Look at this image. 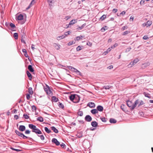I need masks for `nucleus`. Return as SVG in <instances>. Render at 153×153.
<instances>
[{
  "label": "nucleus",
  "mask_w": 153,
  "mask_h": 153,
  "mask_svg": "<svg viewBox=\"0 0 153 153\" xmlns=\"http://www.w3.org/2000/svg\"><path fill=\"white\" fill-rule=\"evenodd\" d=\"M37 136L38 137H40V139L42 140H45V138L44 136V135H37Z\"/></svg>",
  "instance_id": "nucleus-48"
},
{
  "label": "nucleus",
  "mask_w": 153,
  "mask_h": 153,
  "mask_svg": "<svg viewBox=\"0 0 153 153\" xmlns=\"http://www.w3.org/2000/svg\"><path fill=\"white\" fill-rule=\"evenodd\" d=\"M13 37L16 39H17L18 38V35L17 33H13Z\"/></svg>",
  "instance_id": "nucleus-41"
},
{
  "label": "nucleus",
  "mask_w": 153,
  "mask_h": 153,
  "mask_svg": "<svg viewBox=\"0 0 153 153\" xmlns=\"http://www.w3.org/2000/svg\"><path fill=\"white\" fill-rule=\"evenodd\" d=\"M65 35H64H64H62L61 36H60L57 37V40H60L62 39H63L65 38Z\"/></svg>",
  "instance_id": "nucleus-33"
},
{
  "label": "nucleus",
  "mask_w": 153,
  "mask_h": 153,
  "mask_svg": "<svg viewBox=\"0 0 153 153\" xmlns=\"http://www.w3.org/2000/svg\"><path fill=\"white\" fill-rule=\"evenodd\" d=\"M98 111L102 112L103 111L104 108L101 105H98L96 108Z\"/></svg>",
  "instance_id": "nucleus-10"
},
{
  "label": "nucleus",
  "mask_w": 153,
  "mask_h": 153,
  "mask_svg": "<svg viewBox=\"0 0 153 153\" xmlns=\"http://www.w3.org/2000/svg\"><path fill=\"white\" fill-rule=\"evenodd\" d=\"M91 112L94 115L98 113V111L96 108L91 110Z\"/></svg>",
  "instance_id": "nucleus-23"
},
{
  "label": "nucleus",
  "mask_w": 153,
  "mask_h": 153,
  "mask_svg": "<svg viewBox=\"0 0 153 153\" xmlns=\"http://www.w3.org/2000/svg\"><path fill=\"white\" fill-rule=\"evenodd\" d=\"M92 117L89 115H86L85 117V120L87 122H90L92 120Z\"/></svg>",
  "instance_id": "nucleus-5"
},
{
  "label": "nucleus",
  "mask_w": 153,
  "mask_h": 153,
  "mask_svg": "<svg viewBox=\"0 0 153 153\" xmlns=\"http://www.w3.org/2000/svg\"><path fill=\"white\" fill-rule=\"evenodd\" d=\"M134 65V63H133V61H131L130 62V64L128 65V66L129 67H132Z\"/></svg>",
  "instance_id": "nucleus-56"
},
{
  "label": "nucleus",
  "mask_w": 153,
  "mask_h": 153,
  "mask_svg": "<svg viewBox=\"0 0 153 153\" xmlns=\"http://www.w3.org/2000/svg\"><path fill=\"white\" fill-rule=\"evenodd\" d=\"M117 122V120L114 118H111L109 119V122L111 123L115 124Z\"/></svg>",
  "instance_id": "nucleus-24"
},
{
  "label": "nucleus",
  "mask_w": 153,
  "mask_h": 153,
  "mask_svg": "<svg viewBox=\"0 0 153 153\" xmlns=\"http://www.w3.org/2000/svg\"><path fill=\"white\" fill-rule=\"evenodd\" d=\"M28 127L29 128L32 129V131L33 132L36 127V126L33 124H29L28 125Z\"/></svg>",
  "instance_id": "nucleus-13"
},
{
  "label": "nucleus",
  "mask_w": 153,
  "mask_h": 153,
  "mask_svg": "<svg viewBox=\"0 0 153 153\" xmlns=\"http://www.w3.org/2000/svg\"><path fill=\"white\" fill-rule=\"evenodd\" d=\"M46 87H45L44 88V90L45 92H47L48 90V89H49L50 88V87L47 84H46Z\"/></svg>",
  "instance_id": "nucleus-44"
},
{
  "label": "nucleus",
  "mask_w": 153,
  "mask_h": 153,
  "mask_svg": "<svg viewBox=\"0 0 153 153\" xmlns=\"http://www.w3.org/2000/svg\"><path fill=\"white\" fill-rule=\"evenodd\" d=\"M78 115L80 116H82L83 115V112L82 111H80V109H79L77 112Z\"/></svg>",
  "instance_id": "nucleus-39"
},
{
  "label": "nucleus",
  "mask_w": 153,
  "mask_h": 153,
  "mask_svg": "<svg viewBox=\"0 0 153 153\" xmlns=\"http://www.w3.org/2000/svg\"><path fill=\"white\" fill-rule=\"evenodd\" d=\"M52 101L55 102H57L59 101V99L58 98L56 97V96H52Z\"/></svg>",
  "instance_id": "nucleus-18"
},
{
  "label": "nucleus",
  "mask_w": 153,
  "mask_h": 153,
  "mask_svg": "<svg viewBox=\"0 0 153 153\" xmlns=\"http://www.w3.org/2000/svg\"><path fill=\"white\" fill-rule=\"evenodd\" d=\"M139 115L141 117H144V113L142 111H139Z\"/></svg>",
  "instance_id": "nucleus-63"
},
{
  "label": "nucleus",
  "mask_w": 153,
  "mask_h": 153,
  "mask_svg": "<svg viewBox=\"0 0 153 153\" xmlns=\"http://www.w3.org/2000/svg\"><path fill=\"white\" fill-rule=\"evenodd\" d=\"M118 45L117 43H115L113 46H112L110 48H111V49H114Z\"/></svg>",
  "instance_id": "nucleus-52"
},
{
  "label": "nucleus",
  "mask_w": 153,
  "mask_h": 153,
  "mask_svg": "<svg viewBox=\"0 0 153 153\" xmlns=\"http://www.w3.org/2000/svg\"><path fill=\"white\" fill-rule=\"evenodd\" d=\"M36 120L41 122H43L44 121L43 118L41 116L37 118H36Z\"/></svg>",
  "instance_id": "nucleus-29"
},
{
  "label": "nucleus",
  "mask_w": 153,
  "mask_h": 153,
  "mask_svg": "<svg viewBox=\"0 0 153 153\" xmlns=\"http://www.w3.org/2000/svg\"><path fill=\"white\" fill-rule=\"evenodd\" d=\"M83 47L82 46H80L79 45L76 48V51H79L80 50H81L82 49V48Z\"/></svg>",
  "instance_id": "nucleus-43"
},
{
  "label": "nucleus",
  "mask_w": 153,
  "mask_h": 153,
  "mask_svg": "<svg viewBox=\"0 0 153 153\" xmlns=\"http://www.w3.org/2000/svg\"><path fill=\"white\" fill-rule=\"evenodd\" d=\"M26 74L29 79L30 80H31L32 79V76L31 74L29 71H26Z\"/></svg>",
  "instance_id": "nucleus-14"
},
{
  "label": "nucleus",
  "mask_w": 153,
  "mask_h": 153,
  "mask_svg": "<svg viewBox=\"0 0 153 153\" xmlns=\"http://www.w3.org/2000/svg\"><path fill=\"white\" fill-rule=\"evenodd\" d=\"M87 106L92 108H94L95 106V104L92 102H89L87 105Z\"/></svg>",
  "instance_id": "nucleus-8"
},
{
  "label": "nucleus",
  "mask_w": 153,
  "mask_h": 153,
  "mask_svg": "<svg viewBox=\"0 0 153 153\" xmlns=\"http://www.w3.org/2000/svg\"><path fill=\"white\" fill-rule=\"evenodd\" d=\"M16 20H22L24 19V16L22 14H20L18 16L17 18L16 17Z\"/></svg>",
  "instance_id": "nucleus-7"
},
{
  "label": "nucleus",
  "mask_w": 153,
  "mask_h": 153,
  "mask_svg": "<svg viewBox=\"0 0 153 153\" xmlns=\"http://www.w3.org/2000/svg\"><path fill=\"white\" fill-rule=\"evenodd\" d=\"M108 29V27L106 26H105L104 27H102L101 28V31L102 32H104V31H105V30H107Z\"/></svg>",
  "instance_id": "nucleus-34"
},
{
  "label": "nucleus",
  "mask_w": 153,
  "mask_h": 153,
  "mask_svg": "<svg viewBox=\"0 0 153 153\" xmlns=\"http://www.w3.org/2000/svg\"><path fill=\"white\" fill-rule=\"evenodd\" d=\"M51 142L55 144L56 146H59L60 145L59 142L56 138H52Z\"/></svg>",
  "instance_id": "nucleus-4"
},
{
  "label": "nucleus",
  "mask_w": 153,
  "mask_h": 153,
  "mask_svg": "<svg viewBox=\"0 0 153 153\" xmlns=\"http://www.w3.org/2000/svg\"><path fill=\"white\" fill-rule=\"evenodd\" d=\"M58 105L60 108H61L62 109H63L64 108V105L62 104V103L60 102H59L58 103Z\"/></svg>",
  "instance_id": "nucleus-32"
},
{
  "label": "nucleus",
  "mask_w": 153,
  "mask_h": 153,
  "mask_svg": "<svg viewBox=\"0 0 153 153\" xmlns=\"http://www.w3.org/2000/svg\"><path fill=\"white\" fill-rule=\"evenodd\" d=\"M139 61V60L138 59H134L133 61V62L134 63V64H135L136 63H137Z\"/></svg>",
  "instance_id": "nucleus-61"
},
{
  "label": "nucleus",
  "mask_w": 153,
  "mask_h": 153,
  "mask_svg": "<svg viewBox=\"0 0 153 153\" xmlns=\"http://www.w3.org/2000/svg\"><path fill=\"white\" fill-rule=\"evenodd\" d=\"M86 45L89 46L91 47L92 45V43L89 41H87L86 43Z\"/></svg>",
  "instance_id": "nucleus-59"
},
{
  "label": "nucleus",
  "mask_w": 153,
  "mask_h": 153,
  "mask_svg": "<svg viewBox=\"0 0 153 153\" xmlns=\"http://www.w3.org/2000/svg\"><path fill=\"white\" fill-rule=\"evenodd\" d=\"M51 128L56 133H58L59 132L58 130L54 126H51Z\"/></svg>",
  "instance_id": "nucleus-16"
},
{
  "label": "nucleus",
  "mask_w": 153,
  "mask_h": 153,
  "mask_svg": "<svg viewBox=\"0 0 153 153\" xmlns=\"http://www.w3.org/2000/svg\"><path fill=\"white\" fill-rule=\"evenodd\" d=\"M33 132L35 133L38 135L42 134L41 131L39 129L37 128L36 127L35 128V130H33Z\"/></svg>",
  "instance_id": "nucleus-6"
},
{
  "label": "nucleus",
  "mask_w": 153,
  "mask_h": 153,
  "mask_svg": "<svg viewBox=\"0 0 153 153\" xmlns=\"http://www.w3.org/2000/svg\"><path fill=\"white\" fill-rule=\"evenodd\" d=\"M106 15L104 14L100 18L99 20L102 21L106 18Z\"/></svg>",
  "instance_id": "nucleus-37"
},
{
  "label": "nucleus",
  "mask_w": 153,
  "mask_h": 153,
  "mask_svg": "<svg viewBox=\"0 0 153 153\" xmlns=\"http://www.w3.org/2000/svg\"><path fill=\"white\" fill-rule=\"evenodd\" d=\"M111 48H109L106 51L104 52L105 54L106 55V54L108 53L109 52L111 51Z\"/></svg>",
  "instance_id": "nucleus-54"
},
{
  "label": "nucleus",
  "mask_w": 153,
  "mask_h": 153,
  "mask_svg": "<svg viewBox=\"0 0 153 153\" xmlns=\"http://www.w3.org/2000/svg\"><path fill=\"white\" fill-rule=\"evenodd\" d=\"M44 129L45 132L49 134L51 132V130L47 127H45Z\"/></svg>",
  "instance_id": "nucleus-28"
},
{
  "label": "nucleus",
  "mask_w": 153,
  "mask_h": 153,
  "mask_svg": "<svg viewBox=\"0 0 153 153\" xmlns=\"http://www.w3.org/2000/svg\"><path fill=\"white\" fill-rule=\"evenodd\" d=\"M125 106L124 104H122L120 106V108L124 111H126V109L125 108Z\"/></svg>",
  "instance_id": "nucleus-35"
},
{
  "label": "nucleus",
  "mask_w": 153,
  "mask_h": 153,
  "mask_svg": "<svg viewBox=\"0 0 153 153\" xmlns=\"http://www.w3.org/2000/svg\"><path fill=\"white\" fill-rule=\"evenodd\" d=\"M68 97L71 101L75 103L79 102L80 100V96L76 94H71Z\"/></svg>",
  "instance_id": "nucleus-1"
},
{
  "label": "nucleus",
  "mask_w": 153,
  "mask_h": 153,
  "mask_svg": "<svg viewBox=\"0 0 153 153\" xmlns=\"http://www.w3.org/2000/svg\"><path fill=\"white\" fill-rule=\"evenodd\" d=\"M22 52L24 53V55L25 57H29V56L27 53V50L25 49H22Z\"/></svg>",
  "instance_id": "nucleus-21"
},
{
  "label": "nucleus",
  "mask_w": 153,
  "mask_h": 153,
  "mask_svg": "<svg viewBox=\"0 0 153 153\" xmlns=\"http://www.w3.org/2000/svg\"><path fill=\"white\" fill-rule=\"evenodd\" d=\"M76 73V74L77 75H79L80 76H82V74L81 73L80 71H78V70L76 69H75L74 71V72Z\"/></svg>",
  "instance_id": "nucleus-17"
},
{
  "label": "nucleus",
  "mask_w": 153,
  "mask_h": 153,
  "mask_svg": "<svg viewBox=\"0 0 153 153\" xmlns=\"http://www.w3.org/2000/svg\"><path fill=\"white\" fill-rule=\"evenodd\" d=\"M26 127L24 125H20L19 128V130L21 132H23L25 130Z\"/></svg>",
  "instance_id": "nucleus-11"
},
{
  "label": "nucleus",
  "mask_w": 153,
  "mask_h": 153,
  "mask_svg": "<svg viewBox=\"0 0 153 153\" xmlns=\"http://www.w3.org/2000/svg\"><path fill=\"white\" fill-rule=\"evenodd\" d=\"M152 24V21L149 20L147 21L146 23L143 24V25L145 24V26H146V27H149Z\"/></svg>",
  "instance_id": "nucleus-15"
},
{
  "label": "nucleus",
  "mask_w": 153,
  "mask_h": 153,
  "mask_svg": "<svg viewBox=\"0 0 153 153\" xmlns=\"http://www.w3.org/2000/svg\"><path fill=\"white\" fill-rule=\"evenodd\" d=\"M138 103V99L136 100L134 103H133L130 100H127L126 101L127 105L130 108V110L131 111H133L134 109Z\"/></svg>",
  "instance_id": "nucleus-2"
},
{
  "label": "nucleus",
  "mask_w": 153,
  "mask_h": 153,
  "mask_svg": "<svg viewBox=\"0 0 153 153\" xmlns=\"http://www.w3.org/2000/svg\"><path fill=\"white\" fill-rule=\"evenodd\" d=\"M9 26L13 29H14L16 27V25L13 23L10 22L9 24Z\"/></svg>",
  "instance_id": "nucleus-38"
},
{
  "label": "nucleus",
  "mask_w": 153,
  "mask_h": 153,
  "mask_svg": "<svg viewBox=\"0 0 153 153\" xmlns=\"http://www.w3.org/2000/svg\"><path fill=\"white\" fill-rule=\"evenodd\" d=\"M80 39V37L79 36H77L75 38L74 40L75 41H78Z\"/></svg>",
  "instance_id": "nucleus-57"
},
{
  "label": "nucleus",
  "mask_w": 153,
  "mask_h": 153,
  "mask_svg": "<svg viewBox=\"0 0 153 153\" xmlns=\"http://www.w3.org/2000/svg\"><path fill=\"white\" fill-rule=\"evenodd\" d=\"M30 131L28 129L25 130V134H30Z\"/></svg>",
  "instance_id": "nucleus-62"
},
{
  "label": "nucleus",
  "mask_w": 153,
  "mask_h": 153,
  "mask_svg": "<svg viewBox=\"0 0 153 153\" xmlns=\"http://www.w3.org/2000/svg\"><path fill=\"white\" fill-rule=\"evenodd\" d=\"M31 107H32V111H33L34 110L35 111L37 109V108L35 105H33L31 106Z\"/></svg>",
  "instance_id": "nucleus-53"
},
{
  "label": "nucleus",
  "mask_w": 153,
  "mask_h": 153,
  "mask_svg": "<svg viewBox=\"0 0 153 153\" xmlns=\"http://www.w3.org/2000/svg\"><path fill=\"white\" fill-rule=\"evenodd\" d=\"M62 148L64 149H65L66 147V145L63 143H62L61 144H60L59 145Z\"/></svg>",
  "instance_id": "nucleus-49"
},
{
  "label": "nucleus",
  "mask_w": 153,
  "mask_h": 153,
  "mask_svg": "<svg viewBox=\"0 0 153 153\" xmlns=\"http://www.w3.org/2000/svg\"><path fill=\"white\" fill-rule=\"evenodd\" d=\"M23 117L26 119H28L29 118V116L26 114H24L23 115Z\"/></svg>",
  "instance_id": "nucleus-47"
},
{
  "label": "nucleus",
  "mask_w": 153,
  "mask_h": 153,
  "mask_svg": "<svg viewBox=\"0 0 153 153\" xmlns=\"http://www.w3.org/2000/svg\"><path fill=\"white\" fill-rule=\"evenodd\" d=\"M30 94H27L26 95V97L27 99V100H29V99L30 98Z\"/></svg>",
  "instance_id": "nucleus-58"
},
{
  "label": "nucleus",
  "mask_w": 153,
  "mask_h": 153,
  "mask_svg": "<svg viewBox=\"0 0 153 153\" xmlns=\"http://www.w3.org/2000/svg\"><path fill=\"white\" fill-rule=\"evenodd\" d=\"M91 125L93 127L96 128L98 126V123L96 121H94L91 122Z\"/></svg>",
  "instance_id": "nucleus-9"
},
{
  "label": "nucleus",
  "mask_w": 153,
  "mask_h": 153,
  "mask_svg": "<svg viewBox=\"0 0 153 153\" xmlns=\"http://www.w3.org/2000/svg\"><path fill=\"white\" fill-rule=\"evenodd\" d=\"M60 46V45L59 44L56 43L54 44V47L57 50H59V49Z\"/></svg>",
  "instance_id": "nucleus-25"
},
{
  "label": "nucleus",
  "mask_w": 153,
  "mask_h": 153,
  "mask_svg": "<svg viewBox=\"0 0 153 153\" xmlns=\"http://www.w3.org/2000/svg\"><path fill=\"white\" fill-rule=\"evenodd\" d=\"M28 92L29 94H33V92L32 90V87H30L29 88Z\"/></svg>",
  "instance_id": "nucleus-42"
},
{
  "label": "nucleus",
  "mask_w": 153,
  "mask_h": 153,
  "mask_svg": "<svg viewBox=\"0 0 153 153\" xmlns=\"http://www.w3.org/2000/svg\"><path fill=\"white\" fill-rule=\"evenodd\" d=\"M100 119L102 122L105 123L107 121V120L105 117H101Z\"/></svg>",
  "instance_id": "nucleus-45"
},
{
  "label": "nucleus",
  "mask_w": 153,
  "mask_h": 153,
  "mask_svg": "<svg viewBox=\"0 0 153 153\" xmlns=\"http://www.w3.org/2000/svg\"><path fill=\"white\" fill-rule=\"evenodd\" d=\"M10 149L12 150L15 151L17 152H21L22 151V150L15 149L12 147H10Z\"/></svg>",
  "instance_id": "nucleus-46"
},
{
  "label": "nucleus",
  "mask_w": 153,
  "mask_h": 153,
  "mask_svg": "<svg viewBox=\"0 0 153 153\" xmlns=\"http://www.w3.org/2000/svg\"><path fill=\"white\" fill-rule=\"evenodd\" d=\"M86 25V23H84V24H82L81 25V26H79L76 28V29L77 30H81L84 28V27Z\"/></svg>",
  "instance_id": "nucleus-30"
},
{
  "label": "nucleus",
  "mask_w": 153,
  "mask_h": 153,
  "mask_svg": "<svg viewBox=\"0 0 153 153\" xmlns=\"http://www.w3.org/2000/svg\"><path fill=\"white\" fill-rule=\"evenodd\" d=\"M76 136L78 138H80L83 136V132L82 131H80L78 132L77 134L76 135Z\"/></svg>",
  "instance_id": "nucleus-20"
},
{
  "label": "nucleus",
  "mask_w": 153,
  "mask_h": 153,
  "mask_svg": "<svg viewBox=\"0 0 153 153\" xmlns=\"http://www.w3.org/2000/svg\"><path fill=\"white\" fill-rule=\"evenodd\" d=\"M71 32L69 31H68L64 33V35L66 37V36L70 34Z\"/></svg>",
  "instance_id": "nucleus-60"
},
{
  "label": "nucleus",
  "mask_w": 153,
  "mask_h": 153,
  "mask_svg": "<svg viewBox=\"0 0 153 153\" xmlns=\"http://www.w3.org/2000/svg\"><path fill=\"white\" fill-rule=\"evenodd\" d=\"M130 32L128 31H125L123 32L122 33V35L123 36H125L126 34L129 33Z\"/></svg>",
  "instance_id": "nucleus-51"
},
{
  "label": "nucleus",
  "mask_w": 153,
  "mask_h": 153,
  "mask_svg": "<svg viewBox=\"0 0 153 153\" xmlns=\"http://www.w3.org/2000/svg\"><path fill=\"white\" fill-rule=\"evenodd\" d=\"M75 42H74L73 41H70L68 43V46H70L72 45L73 44H75Z\"/></svg>",
  "instance_id": "nucleus-50"
},
{
  "label": "nucleus",
  "mask_w": 153,
  "mask_h": 153,
  "mask_svg": "<svg viewBox=\"0 0 153 153\" xmlns=\"http://www.w3.org/2000/svg\"><path fill=\"white\" fill-rule=\"evenodd\" d=\"M145 96L147 97L149 99L151 98V97L150 96V94L148 93H146L145 92H144L143 93Z\"/></svg>",
  "instance_id": "nucleus-36"
},
{
  "label": "nucleus",
  "mask_w": 153,
  "mask_h": 153,
  "mask_svg": "<svg viewBox=\"0 0 153 153\" xmlns=\"http://www.w3.org/2000/svg\"><path fill=\"white\" fill-rule=\"evenodd\" d=\"M131 49V47L128 48L126 49L125 52H129Z\"/></svg>",
  "instance_id": "nucleus-64"
},
{
  "label": "nucleus",
  "mask_w": 153,
  "mask_h": 153,
  "mask_svg": "<svg viewBox=\"0 0 153 153\" xmlns=\"http://www.w3.org/2000/svg\"><path fill=\"white\" fill-rule=\"evenodd\" d=\"M111 86L110 85H105L103 86V88L106 90L109 89L111 88Z\"/></svg>",
  "instance_id": "nucleus-40"
},
{
  "label": "nucleus",
  "mask_w": 153,
  "mask_h": 153,
  "mask_svg": "<svg viewBox=\"0 0 153 153\" xmlns=\"http://www.w3.org/2000/svg\"><path fill=\"white\" fill-rule=\"evenodd\" d=\"M16 134L19 136L21 137H22L24 139H28L29 140H31L33 141H35L36 142L35 140H34L32 138L27 137L25 136L21 132L17 130H16L15 131Z\"/></svg>",
  "instance_id": "nucleus-3"
},
{
  "label": "nucleus",
  "mask_w": 153,
  "mask_h": 153,
  "mask_svg": "<svg viewBox=\"0 0 153 153\" xmlns=\"http://www.w3.org/2000/svg\"><path fill=\"white\" fill-rule=\"evenodd\" d=\"M46 94L48 95H50L51 93H52V92L51 91V90L50 89V88L48 90L47 92H46Z\"/></svg>",
  "instance_id": "nucleus-55"
},
{
  "label": "nucleus",
  "mask_w": 153,
  "mask_h": 153,
  "mask_svg": "<svg viewBox=\"0 0 153 153\" xmlns=\"http://www.w3.org/2000/svg\"><path fill=\"white\" fill-rule=\"evenodd\" d=\"M28 127L29 128L32 129V131L33 132L36 127V126L33 124H29L28 125Z\"/></svg>",
  "instance_id": "nucleus-12"
},
{
  "label": "nucleus",
  "mask_w": 153,
  "mask_h": 153,
  "mask_svg": "<svg viewBox=\"0 0 153 153\" xmlns=\"http://www.w3.org/2000/svg\"><path fill=\"white\" fill-rule=\"evenodd\" d=\"M77 22V19H72L69 22V25H73L75 23H76Z\"/></svg>",
  "instance_id": "nucleus-19"
},
{
  "label": "nucleus",
  "mask_w": 153,
  "mask_h": 153,
  "mask_svg": "<svg viewBox=\"0 0 153 153\" xmlns=\"http://www.w3.org/2000/svg\"><path fill=\"white\" fill-rule=\"evenodd\" d=\"M66 67L68 68L70 70H71L72 72H74V71L76 69L75 68L73 67L70 66H67Z\"/></svg>",
  "instance_id": "nucleus-27"
},
{
  "label": "nucleus",
  "mask_w": 153,
  "mask_h": 153,
  "mask_svg": "<svg viewBox=\"0 0 153 153\" xmlns=\"http://www.w3.org/2000/svg\"><path fill=\"white\" fill-rule=\"evenodd\" d=\"M28 68L29 70L31 72H33L34 70L33 68L32 67V66L31 65H29L28 66Z\"/></svg>",
  "instance_id": "nucleus-22"
},
{
  "label": "nucleus",
  "mask_w": 153,
  "mask_h": 153,
  "mask_svg": "<svg viewBox=\"0 0 153 153\" xmlns=\"http://www.w3.org/2000/svg\"><path fill=\"white\" fill-rule=\"evenodd\" d=\"M138 104V107H139L140 106L144 104V103L143 100H140L139 101V103Z\"/></svg>",
  "instance_id": "nucleus-31"
},
{
  "label": "nucleus",
  "mask_w": 153,
  "mask_h": 153,
  "mask_svg": "<svg viewBox=\"0 0 153 153\" xmlns=\"http://www.w3.org/2000/svg\"><path fill=\"white\" fill-rule=\"evenodd\" d=\"M54 0H47V2L49 4L50 7H51L53 6V1Z\"/></svg>",
  "instance_id": "nucleus-26"
}]
</instances>
